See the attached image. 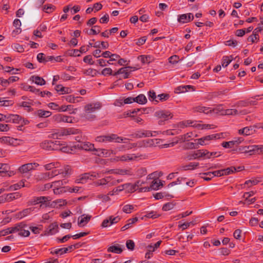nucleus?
Segmentation results:
<instances>
[{
	"mask_svg": "<svg viewBox=\"0 0 263 263\" xmlns=\"http://www.w3.org/2000/svg\"><path fill=\"white\" fill-rule=\"evenodd\" d=\"M191 85H184L177 87L175 90L176 93L185 92L188 91V89L192 88Z\"/></svg>",
	"mask_w": 263,
	"mask_h": 263,
	"instance_id": "nucleus-34",
	"label": "nucleus"
},
{
	"mask_svg": "<svg viewBox=\"0 0 263 263\" xmlns=\"http://www.w3.org/2000/svg\"><path fill=\"white\" fill-rule=\"evenodd\" d=\"M96 141L98 142H117V143H121L127 142L125 141H128L129 139L127 138H122L121 137L118 136L117 135L115 134H111L107 135H102L97 136L96 139Z\"/></svg>",
	"mask_w": 263,
	"mask_h": 263,
	"instance_id": "nucleus-1",
	"label": "nucleus"
},
{
	"mask_svg": "<svg viewBox=\"0 0 263 263\" xmlns=\"http://www.w3.org/2000/svg\"><path fill=\"white\" fill-rule=\"evenodd\" d=\"M39 166L36 163H30L22 165L18 168V171L21 173H27Z\"/></svg>",
	"mask_w": 263,
	"mask_h": 263,
	"instance_id": "nucleus-11",
	"label": "nucleus"
},
{
	"mask_svg": "<svg viewBox=\"0 0 263 263\" xmlns=\"http://www.w3.org/2000/svg\"><path fill=\"white\" fill-rule=\"evenodd\" d=\"M0 142L3 144H6L13 146H16L23 144V141L22 140L7 136L1 137Z\"/></svg>",
	"mask_w": 263,
	"mask_h": 263,
	"instance_id": "nucleus-4",
	"label": "nucleus"
},
{
	"mask_svg": "<svg viewBox=\"0 0 263 263\" xmlns=\"http://www.w3.org/2000/svg\"><path fill=\"white\" fill-rule=\"evenodd\" d=\"M199 148L198 144L194 142H187L183 145L184 149H197Z\"/></svg>",
	"mask_w": 263,
	"mask_h": 263,
	"instance_id": "nucleus-38",
	"label": "nucleus"
},
{
	"mask_svg": "<svg viewBox=\"0 0 263 263\" xmlns=\"http://www.w3.org/2000/svg\"><path fill=\"white\" fill-rule=\"evenodd\" d=\"M155 116L164 120H167L169 119L172 118L173 115L169 111L161 110L156 111L155 112Z\"/></svg>",
	"mask_w": 263,
	"mask_h": 263,
	"instance_id": "nucleus-10",
	"label": "nucleus"
},
{
	"mask_svg": "<svg viewBox=\"0 0 263 263\" xmlns=\"http://www.w3.org/2000/svg\"><path fill=\"white\" fill-rule=\"evenodd\" d=\"M124 186H125V189L128 192H134V191L138 190L134 184L126 183L124 184Z\"/></svg>",
	"mask_w": 263,
	"mask_h": 263,
	"instance_id": "nucleus-48",
	"label": "nucleus"
},
{
	"mask_svg": "<svg viewBox=\"0 0 263 263\" xmlns=\"http://www.w3.org/2000/svg\"><path fill=\"white\" fill-rule=\"evenodd\" d=\"M63 172H60L59 170H55L51 172H46L42 174V178L45 179L51 178L54 176L61 174Z\"/></svg>",
	"mask_w": 263,
	"mask_h": 263,
	"instance_id": "nucleus-18",
	"label": "nucleus"
},
{
	"mask_svg": "<svg viewBox=\"0 0 263 263\" xmlns=\"http://www.w3.org/2000/svg\"><path fill=\"white\" fill-rule=\"evenodd\" d=\"M58 142V141L53 142L50 140H45L40 143V146L46 151H57L59 149Z\"/></svg>",
	"mask_w": 263,
	"mask_h": 263,
	"instance_id": "nucleus-5",
	"label": "nucleus"
},
{
	"mask_svg": "<svg viewBox=\"0 0 263 263\" xmlns=\"http://www.w3.org/2000/svg\"><path fill=\"white\" fill-rule=\"evenodd\" d=\"M194 112L204 113L205 114H211V108L209 107L199 105L193 108Z\"/></svg>",
	"mask_w": 263,
	"mask_h": 263,
	"instance_id": "nucleus-16",
	"label": "nucleus"
},
{
	"mask_svg": "<svg viewBox=\"0 0 263 263\" xmlns=\"http://www.w3.org/2000/svg\"><path fill=\"white\" fill-rule=\"evenodd\" d=\"M178 61H179V57L176 55L171 56L168 59L169 62L172 64H176L177 63H178Z\"/></svg>",
	"mask_w": 263,
	"mask_h": 263,
	"instance_id": "nucleus-64",
	"label": "nucleus"
},
{
	"mask_svg": "<svg viewBox=\"0 0 263 263\" xmlns=\"http://www.w3.org/2000/svg\"><path fill=\"white\" fill-rule=\"evenodd\" d=\"M209 154V152L206 149H199L189 155L187 158L189 160L196 159L202 157H205Z\"/></svg>",
	"mask_w": 263,
	"mask_h": 263,
	"instance_id": "nucleus-8",
	"label": "nucleus"
},
{
	"mask_svg": "<svg viewBox=\"0 0 263 263\" xmlns=\"http://www.w3.org/2000/svg\"><path fill=\"white\" fill-rule=\"evenodd\" d=\"M140 60H141V62L143 64H145V63L149 64V63H151L152 62V57L149 55H141L140 56Z\"/></svg>",
	"mask_w": 263,
	"mask_h": 263,
	"instance_id": "nucleus-46",
	"label": "nucleus"
},
{
	"mask_svg": "<svg viewBox=\"0 0 263 263\" xmlns=\"http://www.w3.org/2000/svg\"><path fill=\"white\" fill-rule=\"evenodd\" d=\"M55 9V7L51 4L45 5L43 8V11L47 13H50Z\"/></svg>",
	"mask_w": 263,
	"mask_h": 263,
	"instance_id": "nucleus-51",
	"label": "nucleus"
},
{
	"mask_svg": "<svg viewBox=\"0 0 263 263\" xmlns=\"http://www.w3.org/2000/svg\"><path fill=\"white\" fill-rule=\"evenodd\" d=\"M122 251V249L120 247L119 245L117 246H110L107 249L108 252H113L117 254H120Z\"/></svg>",
	"mask_w": 263,
	"mask_h": 263,
	"instance_id": "nucleus-31",
	"label": "nucleus"
},
{
	"mask_svg": "<svg viewBox=\"0 0 263 263\" xmlns=\"http://www.w3.org/2000/svg\"><path fill=\"white\" fill-rule=\"evenodd\" d=\"M101 106V104L100 102L90 103L85 106L84 111L85 112H90V113H92L97 110L100 109Z\"/></svg>",
	"mask_w": 263,
	"mask_h": 263,
	"instance_id": "nucleus-13",
	"label": "nucleus"
},
{
	"mask_svg": "<svg viewBox=\"0 0 263 263\" xmlns=\"http://www.w3.org/2000/svg\"><path fill=\"white\" fill-rule=\"evenodd\" d=\"M27 224L24 222L15 224L14 226V228L16 229L14 231V233H18V236L21 237L29 236L30 232L29 230H25Z\"/></svg>",
	"mask_w": 263,
	"mask_h": 263,
	"instance_id": "nucleus-3",
	"label": "nucleus"
},
{
	"mask_svg": "<svg viewBox=\"0 0 263 263\" xmlns=\"http://www.w3.org/2000/svg\"><path fill=\"white\" fill-rule=\"evenodd\" d=\"M232 61V56H223L222 59L221 64L223 67H227Z\"/></svg>",
	"mask_w": 263,
	"mask_h": 263,
	"instance_id": "nucleus-39",
	"label": "nucleus"
},
{
	"mask_svg": "<svg viewBox=\"0 0 263 263\" xmlns=\"http://www.w3.org/2000/svg\"><path fill=\"white\" fill-rule=\"evenodd\" d=\"M158 139H146L145 140V147L155 146L158 144Z\"/></svg>",
	"mask_w": 263,
	"mask_h": 263,
	"instance_id": "nucleus-41",
	"label": "nucleus"
},
{
	"mask_svg": "<svg viewBox=\"0 0 263 263\" xmlns=\"http://www.w3.org/2000/svg\"><path fill=\"white\" fill-rule=\"evenodd\" d=\"M133 209V205L126 204L123 207L122 211L126 213H130Z\"/></svg>",
	"mask_w": 263,
	"mask_h": 263,
	"instance_id": "nucleus-57",
	"label": "nucleus"
},
{
	"mask_svg": "<svg viewBox=\"0 0 263 263\" xmlns=\"http://www.w3.org/2000/svg\"><path fill=\"white\" fill-rule=\"evenodd\" d=\"M91 218V216L90 215L85 216V215H82L78 218V225L80 227L84 226L89 221Z\"/></svg>",
	"mask_w": 263,
	"mask_h": 263,
	"instance_id": "nucleus-19",
	"label": "nucleus"
},
{
	"mask_svg": "<svg viewBox=\"0 0 263 263\" xmlns=\"http://www.w3.org/2000/svg\"><path fill=\"white\" fill-rule=\"evenodd\" d=\"M224 110L223 109L222 105H218L216 107L211 109V114H220L221 115V112H223Z\"/></svg>",
	"mask_w": 263,
	"mask_h": 263,
	"instance_id": "nucleus-45",
	"label": "nucleus"
},
{
	"mask_svg": "<svg viewBox=\"0 0 263 263\" xmlns=\"http://www.w3.org/2000/svg\"><path fill=\"white\" fill-rule=\"evenodd\" d=\"M145 216L147 218L155 219L159 216V214H157L156 212L152 211L147 213Z\"/></svg>",
	"mask_w": 263,
	"mask_h": 263,
	"instance_id": "nucleus-59",
	"label": "nucleus"
},
{
	"mask_svg": "<svg viewBox=\"0 0 263 263\" xmlns=\"http://www.w3.org/2000/svg\"><path fill=\"white\" fill-rule=\"evenodd\" d=\"M21 116L17 115L9 114L8 115L7 122L17 123L21 120Z\"/></svg>",
	"mask_w": 263,
	"mask_h": 263,
	"instance_id": "nucleus-24",
	"label": "nucleus"
},
{
	"mask_svg": "<svg viewBox=\"0 0 263 263\" xmlns=\"http://www.w3.org/2000/svg\"><path fill=\"white\" fill-rule=\"evenodd\" d=\"M104 76H111L112 74V70L110 68H105L101 73Z\"/></svg>",
	"mask_w": 263,
	"mask_h": 263,
	"instance_id": "nucleus-55",
	"label": "nucleus"
},
{
	"mask_svg": "<svg viewBox=\"0 0 263 263\" xmlns=\"http://www.w3.org/2000/svg\"><path fill=\"white\" fill-rule=\"evenodd\" d=\"M178 21L183 24L190 22V15L187 16L186 14L179 15L178 16Z\"/></svg>",
	"mask_w": 263,
	"mask_h": 263,
	"instance_id": "nucleus-37",
	"label": "nucleus"
},
{
	"mask_svg": "<svg viewBox=\"0 0 263 263\" xmlns=\"http://www.w3.org/2000/svg\"><path fill=\"white\" fill-rule=\"evenodd\" d=\"M70 238H72V235L68 234L64 236L62 238H57V240L58 242L64 243L67 241Z\"/></svg>",
	"mask_w": 263,
	"mask_h": 263,
	"instance_id": "nucleus-61",
	"label": "nucleus"
},
{
	"mask_svg": "<svg viewBox=\"0 0 263 263\" xmlns=\"http://www.w3.org/2000/svg\"><path fill=\"white\" fill-rule=\"evenodd\" d=\"M24 186H25V182L24 181L21 180V181H20L19 182H18L16 184H13V185H11V186H10L9 190L15 191V190H17L21 189L22 187H24Z\"/></svg>",
	"mask_w": 263,
	"mask_h": 263,
	"instance_id": "nucleus-36",
	"label": "nucleus"
},
{
	"mask_svg": "<svg viewBox=\"0 0 263 263\" xmlns=\"http://www.w3.org/2000/svg\"><path fill=\"white\" fill-rule=\"evenodd\" d=\"M238 114V111L235 109H227L224 110L223 112H221L222 115H236Z\"/></svg>",
	"mask_w": 263,
	"mask_h": 263,
	"instance_id": "nucleus-44",
	"label": "nucleus"
},
{
	"mask_svg": "<svg viewBox=\"0 0 263 263\" xmlns=\"http://www.w3.org/2000/svg\"><path fill=\"white\" fill-rule=\"evenodd\" d=\"M82 72L86 76H91L92 77L96 76L97 74V73H98V71L97 70L92 69V68H88L87 69H84L82 71Z\"/></svg>",
	"mask_w": 263,
	"mask_h": 263,
	"instance_id": "nucleus-33",
	"label": "nucleus"
},
{
	"mask_svg": "<svg viewBox=\"0 0 263 263\" xmlns=\"http://www.w3.org/2000/svg\"><path fill=\"white\" fill-rule=\"evenodd\" d=\"M203 175L212 176V177H221L222 176V174L221 172V170L215 171L214 172H209L208 173H204Z\"/></svg>",
	"mask_w": 263,
	"mask_h": 263,
	"instance_id": "nucleus-42",
	"label": "nucleus"
},
{
	"mask_svg": "<svg viewBox=\"0 0 263 263\" xmlns=\"http://www.w3.org/2000/svg\"><path fill=\"white\" fill-rule=\"evenodd\" d=\"M163 184L162 181L160 180H154L150 185L149 187L151 190H157L159 189L160 186H163Z\"/></svg>",
	"mask_w": 263,
	"mask_h": 263,
	"instance_id": "nucleus-27",
	"label": "nucleus"
},
{
	"mask_svg": "<svg viewBox=\"0 0 263 263\" xmlns=\"http://www.w3.org/2000/svg\"><path fill=\"white\" fill-rule=\"evenodd\" d=\"M138 219L137 217H135L133 218L129 219L127 221V223L121 228V230L122 231H124L127 230L130 227H132L133 224L136 222L138 221Z\"/></svg>",
	"mask_w": 263,
	"mask_h": 263,
	"instance_id": "nucleus-25",
	"label": "nucleus"
},
{
	"mask_svg": "<svg viewBox=\"0 0 263 263\" xmlns=\"http://www.w3.org/2000/svg\"><path fill=\"white\" fill-rule=\"evenodd\" d=\"M149 100L151 101H155L158 103V100H156V94L153 90H151L148 92Z\"/></svg>",
	"mask_w": 263,
	"mask_h": 263,
	"instance_id": "nucleus-49",
	"label": "nucleus"
},
{
	"mask_svg": "<svg viewBox=\"0 0 263 263\" xmlns=\"http://www.w3.org/2000/svg\"><path fill=\"white\" fill-rule=\"evenodd\" d=\"M13 102L11 100H4L3 98H0V106H12Z\"/></svg>",
	"mask_w": 263,
	"mask_h": 263,
	"instance_id": "nucleus-50",
	"label": "nucleus"
},
{
	"mask_svg": "<svg viewBox=\"0 0 263 263\" xmlns=\"http://www.w3.org/2000/svg\"><path fill=\"white\" fill-rule=\"evenodd\" d=\"M83 61L89 65H93L94 64V62L92 61V56L91 55H87L84 57L83 58Z\"/></svg>",
	"mask_w": 263,
	"mask_h": 263,
	"instance_id": "nucleus-60",
	"label": "nucleus"
},
{
	"mask_svg": "<svg viewBox=\"0 0 263 263\" xmlns=\"http://www.w3.org/2000/svg\"><path fill=\"white\" fill-rule=\"evenodd\" d=\"M134 138H141L143 137H149L153 136L152 132L146 130L137 131L131 135Z\"/></svg>",
	"mask_w": 263,
	"mask_h": 263,
	"instance_id": "nucleus-14",
	"label": "nucleus"
},
{
	"mask_svg": "<svg viewBox=\"0 0 263 263\" xmlns=\"http://www.w3.org/2000/svg\"><path fill=\"white\" fill-rule=\"evenodd\" d=\"M236 172H237V169L234 166H231L229 167H227L225 169L221 170L222 176L228 175L233 174Z\"/></svg>",
	"mask_w": 263,
	"mask_h": 263,
	"instance_id": "nucleus-32",
	"label": "nucleus"
},
{
	"mask_svg": "<svg viewBox=\"0 0 263 263\" xmlns=\"http://www.w3.org/2000/svg\"><path fill=\"white\" fill-rule=\"evenodd\" d=\"M31 80L38 85H44L46 84L45 80L37 76H33L31 77Z\"/></svg>",
	"mask_w": 263,
	"mask_h": 263,
	"instance_id": "nucleus-23",
	"label": "nucleus"
},
{
	"mask_svg": "<svg viewBox=\"0 0 263 263\" xmlns=\"http://www.w3.org/2000/svg\"><path fill=\"white\" fill-rule=\"evenodd\" d=\"M32 211V210H31V208H27L25 210H23L22 211L19 212L17 214V217L20 218H22L29 214Z\"/></svg>",
	"mask_w": 263,
	"mask_h": 263,
	"instance_id": "nucleus-43",
	"label": "nucleus"
},
{
	"mask_svg": "<svg viewBox=\"0 0 263 263\" xmlns=\"http://www.w3.org/2000/svg\"><path fill=\"white\" fill-rule=\"evenodd\" d=\"M9 166L7 164L0 163V174H6L8 172Z\"/></svg>",
	"mask_w": 263,
	"mask_h": 263,
	"instance_id": "nucleus-54",
	"label": "nucleus"
},
{
	"mask_svg": "<svg viewBox=\"0 0 263 263\" xmlns=\"http://www.w3.org/2000/svg\"><path fill=\"white\" fill-rule=\"evenodd\" d=\"M135 102L139 104H145L147 103V98L143 94H140L134 98Z\"/></svg>",
	"mask_w": 263,
	"mask_h": 263,
	"instance_id": "nucleus-28",
	"label": "nucleus"
},
{
	"mask_svg": "<svg viewBox=\"0 0 263 263\" xmlns=\"http://www.w3.org/2000/svg\"><path fill=\"white\" fill-rule=\"evenodd\" d=\"M247 149L250 155L258 154V145H249Z\"/></svg>",
	"mask_w": 263,
	"mask_h": 263,
	"instance_id": "nucleus-29",
	"label": "nucleus"
},
{
	"mask_svg": "<svg viewBox=\"0 0 263 263\" xmlns=\"http://www.w3.org/2000/svg\"><path fill=\"white\" fill-rule=\"evenodd\" d=\"M84 117L88 120H93L96 118V116L95 115L91 114V113H90V112H85L84 114Z\"/></svg>",
	"mask_w": 263,
	"mask_h": 263,
	"instance_id": "nucleus-58",
	"label": "nucleus"
},
{
	"mask_svg": "<svg viewBox=\"0 0 263 263\" xmlns=\"http://www.w3.org/2000/svg\"><path fill=\"white\" fill-rule=\"evenodd\" d=\"M34 115L40 118H47L51 115V112L43 109H39L34 112Z\"/></svg>",
	"mask_w": 263,
	"mask_h": 263,
	"instance_id": "nucleus-21",
	"label": "nucleus"
},
{
	"mask_svg": "<svg viewBox=\"0 0 263 263\" xmlns=\"http://www.w3.org/2000/svg\"><path fill=\"white\" fill-rule=\"evenodd\" d=\"M80 130L74 128H62L51 134L49 137L53 139H61L62 136L79 134Z\"/></svg>",
	"mask_w": 263,
	"mask_h": 263,
	"instance_id": "nucleus-2",
	"label": "nucleus"
},
{
	"mask_svg": "<svg viewBox=\"0 0 263 263\" xmlns=\"http://www.w3.org/2000/svg\"><path fill=\"white\" fill-rule=\"evenodd\" d=\"M174 205L173 203L168 202L163 205L162 207V210L164 211H167L172 209L174 208Z\"/></svg>",
	"mask_w": 263,
	"mask_h": 263,
	"instance_id": "nucleus-62",
	"label": "nucleus"
},
{
	"mask_svg": "<svg viewBox=\"0 0 263 263\" xmlns=\"http://www.w3.org/2000/svg\"><path fill=\"white\" fill-rule=\"evenodd\" d=\"M199 165L197 162H191L187 165H183L182 166V170L184 171L191 170L195 168Z\"/></svg>",
	"mask_w": 263,
	"mask_h": 263,
	"instance_id": "nucleus-40",
	"label": "nucleus"
},
{
	"mask_svg": "<svg viewBox=\"0 0 263 263\" xmlns=\"http://www.w3.org/2000/svg\"><path fill=\"white\" fill-rule=\"evenodd\" d=\"M139 156L136 155L135 154H126L122 156H117L115 159L116 161H132L136 159Z\"/></svg>",
	"mask_w": 263,
	"mask_h": 263,
	"instance_id": "nucleus-15",
	"label": "nucleus"
},
{
	"mask_svg": "<svg viewBox=\"0 0 263 263\" xmlns=\"http://www.w3.org/2000/svg\"><path fill=\"white\" fill-rule=\"evenodd\" d=\"M16 229L14 228V227H9L6 229H4L0 231V236H4L7 235L14 233V231Z\"/></svg>",
	"mask_w": 263,
	"mask_h": 263,
	"instance_id": "nucleus-35",
	"label": "nucleus"
},
{
	"mask_svg": "<svg viewBox=\"0 0 263 263\" xmlns=\"http://www.w3.org/2000/svg\"><path fill=\"white\" fill-rule=\"evenodd\" d=\"M58 145L59 146V149L58 151H61L66 153H72V149L71 147L65 145L64 143H60V141H58Z\"/></svg>",
	"mask_w": 263,
	"mask_h": 263,
	"instance_id": "nucleus-22",
	"label": "nucleus"
},
{
	"mask_svg": "<svg viewBox=\"0 0 263 263\" xmlns=\"http://www.w3.org/2000/svg\"><path fill=\"white\" fill-rule=\"evenodd\" d=\"M101 31V28L100 26L96 25L92 27V28L90 30L89 34H97L100 33Z\"/></svg>",
	"mask_w": 263,
	"mask_h": 263,
	"instance_id": "nucleus-52",
	"label": "nucleus"
},
{
	"mask_svg": "<svg viewBox=\"0 0 263 263\" xmlns=\"http://www.w3.org/2000/svg\"><path fill=\"white\" fill-rule=\"evenodd\" d=\"M75 147H78L79 149H83L85 151H102V153H104L103 151H105V149H97L94 148V145L93 144H91L88 142H81L79 143L77 145H75Z\"/></svg>",
	"mask_w": 263,
	"mask_h": 263,
	"instance_id": "nucleus-6",
	"label": "nucleus"
},
{
	"mask_svg": "<svg viewBox=\"0 0 263 263\" xmlns=\"http://www.w3.org/2000/svg\"><path fill=\"white\" fill-rule=\"evenodd\" d=\"M4 195L5 196V200L6 202H10L14 199H18L21 197V195L18 192L12 193Z\"/></svg>",
	"mask_w": 263,
	"mask_h": 263,
	"instance_id": "nucleus-20",
	"label": "nucleus"
},
{
	"mask_svg": "<svg viewBox=\"0 0 263 263\" xmlns=\"http://www.w3.org/2000/svg\"><path fill=\"white\" fill-rule=\"evenodd\" d=\"M68 251V248H62L61 249H52L50 253L52 254H59L60 255L67 253Z\"/></svg>",
	"mask_w": 263,
	"mask_h": 263,
	"instance_id": "nucleus-30",
	"label": "nucleus"
},
{
	"mask_svg": "<svg viewBox=\"0 0 263 263\" xmlns=\"http://www.w3.org/2000/svg\"><path fill=\"white\" fill-rule=\"evenodd\" d=\"M110 177H107L105 178L101 179L98 181V185H105L107 184L110 181Z\"/></svg>",
	"mask_w": 263,
	"mask_h": 263,
	"instance_id": "nucleus-63",
	"label": "nucleus"
},
{
	"mask_svg": "<svg viewBox=\"0 0 263 263\" xmlns=\"http://www.w3.org/2000/svg\"><path fill=\"white\" fill-rule=\"evenodd\" d=\"M59 226L57 222L51 223L45 230V235H52L59 232Z\"/></svg>",
	"mask_w": 263,
	"mask_h": 263,
	"instance_id": "nucleus-12",
	"label": "nucleus"
},
{
	"mask_svg": "<svg viewBox=\"0 0 263 263\" xmlns=\"http://www.w3.org/2000/svg\"><path fill=\"white\" fill-rule=\"evenodd\" d=\"M219 138L220 136L218 134H213L203 137L199 139H195V141H197V144H198V145H205L209 144L208 142V141L213 139H218Z\"/></svg>",
	"mask_w": 263,
	"mask_h": 263,
	"instance_id": "nucleus-7",
	"label": "nucleus"
},
{
	"mask_svg": "<svg viewBox=\"0 0 263 263\" xmlns=\"http://www.w3.org/2000/svg\"><path fill=\"white\" fill-rule=\"evenodd\" d=\"M259 26L254 29V30L253 32V35H250L248 38V41H250L252 43H254L255 42V40H259V35L258 33L260 32L261 31L258 30Z\"/></svg>",
	"mask_w": 263,
	"mask_h": 263,
	"instance_id": "nucleus-26",
	"label": "nucleus"
},
{
	"mask_svg": "<svg viewBox=\"0 0 263 263\" xmlns=\"http://www.w3.org/2000/svg\"><path fill=\"white\" fill-rule=\"evenodd\" d=\"M258 182L259 180L256 179H250L246 181L244 185H247L248 187H251L253 185H256Z\"/></svg>",
	"mask_w": 263,
	"mask_h": 263,
	"instance_id": "nucleus-53",
	"label": "nucleus"
},
{
	"mask_svg": "<svg viewBox=\"0 0 263 263\" xmlns=\"http://www.w3.org/2000/svg\"><path fill=\"white\" fill-rule=\"evenodd\" d=\"M120 69H122V72H121V74H124V79H127L129 77L130 72L132 71V69L133 70H136L137 69V68L131 66H126L125 67L121 68Z\"/></svg>",
	"mask_w": 263,
	"mask_h": 263,
	"instance_id": "nucleus-17",
	"label": "nucleus"
},
{
	"mask_svg": "<svg viewBox=\"0 0 263 263\" xmlns=\"http://www.w3.org/2000/svg\"><path fill=\"white\" fill-rule=\"evenodd\" d=\"M126 246L128 250L133 251L135 248V245L133 240L129 239L126 241Z\"/></svg>",
	"mask_w": 263,
	"mask_h": 263,
	"instance_id": "nucleus-56",
	"label": "nucleus"
},
{
	"mask_svg": "<svg viewBox=\"0 0 263 263\" xmlns=\"http://www.w3.org/2000/svg\"><path fill=\"white\" fill-rule=\"evenodd\" d=\"M50 200L51 199L49 197H33L29 202L32 205H35L39 203L45 204L47 205V202L50 201Z\"/></svg>",
	"mask_w": 263,
	"mask_h": 263,
	"instance_id": "nucleus-9",
	"label": "nucleus"
},
{
	"mask_svg": "<svg viewBox=\"0 0 263 263\" xmlns=\"http://www.w3.org/2000/svg\"><path fill=\"white\" fill-rule=\"evenodd\" d=\"M244 129L246 136L252 135L255 131V127L252 126L245 127Z\"/></svg>",
	"mask_w": 263,
	"mask_h": 263,
	"instance_id": "nucleus-47",
	"label": "nucleus"
}]
</instances>
